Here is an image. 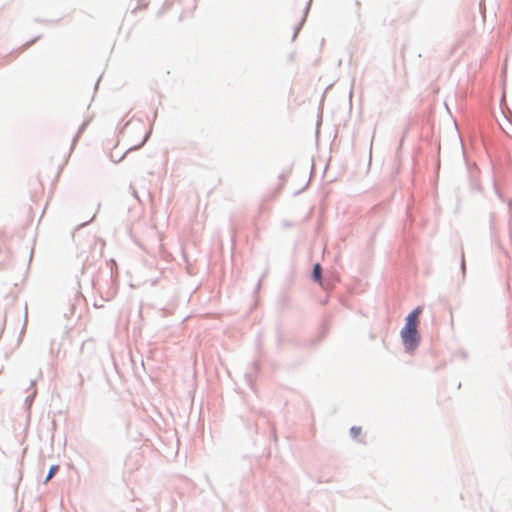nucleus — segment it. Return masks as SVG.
Listing matches in <instances>:
<instances>
[{
    "label": "nucleus",
    "instance_id": "39448f33",
    "mask_svg": "<svg viewBox=\"0 0 512 512\" xmlns=\"http://www.w3.org/2000/svg\"><path fill=\"white\" fill-rule=\"evenodd\" d=\"M146 140H147V134L144 133L141 141L139 142L138 145L135 146V148L141 147L146 142Z\"/></svg>",
    "mask_w": 512,
    "mask_h": 512
},
{
    "label": "nucleus",
    "instance_id": "f03ea898",
    "mask_svg": "<svg viewBox=\"0 0 512 512\" xmlns=\"http://www.w3.org/2000/svg\"><path fill=\"white\" fill-rule=\"evenodd\" d=\"M321 272H322V269H321L320 264L314 265L313 278L315 281L319 282L320 284H321Z\"/></svg>",
    "mask_w": 512,
    "mask_h": 512
},
{
    "label": "nucleus",
    "instance_id": "20e7f679",
    "mask_svg": "<svg viewBox=\"0 0 512 512\" xmlns=\"http://www.w3.org/2000/svg\"><path fill=\"white\" fill-rule=\"evenodd\" d=\"M58 470V466H52L49 470V473L45 479V482L49 481L53 475L56 473V471Z\"/></svg>",
    "mask_w": 512,
    "mask_h": 512
},
{
    "label": "nucleus",
    "instance_id": "f257e3e1",
    "mask_svg": "<svg viewBox=\"0 0 512 512\" xmlns=\"http://www.w3.org/2000/svg\"><path fill=\"white\" fill-rule=\"evenodd\" d=\"M422 313V308L417 307L411 313L408 314L405 320V325L401 329L400 336L404 347L407 351H414L420 342V336L418 333L419 316Z\"/></svg>",
    "mask_w": 512,
    "mask_h": 512
},
{
    "label": "nucleus",
    "instance_id": "7ed1b4c3",
    "mask_svg": "<svg viewBox=\"0 0 512 512\" xmlns=\"http://www.w3.org/2000/svg\"><path fill=\"white\" fill-rule=\"evenodd\" d=\"M361 432H362V428L359 427V426H353L350 429V434L355 439L358 438L361 435Z\"/></svg>",
    "mask_w": 512,
    "mask_h": 512
}]
</instances>
